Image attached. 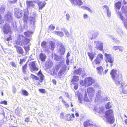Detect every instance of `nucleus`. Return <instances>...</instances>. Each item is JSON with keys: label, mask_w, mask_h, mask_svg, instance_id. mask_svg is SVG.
<instances>
[{"label": "nucleus", "mask_w": 127, "mask_h": 127, "mask_svg": "<svg viewBox=\"0 0 127 127\" xmlns=\"http://www.w3.org/2000/svg\"><path fill=\"white\" fill-rule=\"evenodd\" d=\"M46 4L45 2L44 1L39 2L38 3L39 9L41 10L43 7L45 6Z\"/></svg>", "instance_id": "393cba45"}, {"label": "nucleus", "mask_w": 127, "mask_h": 127, "mask_svg": "<svg viewBox=\"0 0 127 127\" xmlns=\"http://www.w3.org/2000/svg\"><path fill=\"white\" fill-rule=\"evenodd\" d=\"M119 48V46H114L113 47V49L114 50H116L117 49H118V48Z\"/></svg>", "instance_id": "13d9d810"}, {"label": "nucleus", "mask_w": 127, "mask_h": 127, "mask_svg": "<svg viewBox=\"0 0 127 127\" xmlns=\"http://www.w3.org/2000/svg\"><path fill=\"white\" fill-rule=\"evenodd\" d=\"M29 12L26 9L24 10V16L23 18V22L22 24H21L22 29H26L28 28L27 21L29 19L28 15Z\"/></svg>", "instance_id": "6e6552de"}, {"label": "nucleus", "mask_w": 127, "mask_h": 127, "mask_svg": "<svg viewBox=\"0 0 127 127\" xmlns=\"http://www.w3.org/2000/svg\"><path fill=\"white\" fill-rule=\"evenodd\" d=\"M34 2L32 1H29L27 0L26 1V4L27 6V10L28 11V9H29L31 10L30 9L32 8H33L34 6Z\"/></svg>", "instance_id": "f3484780"}, {"label": "nucleus", "mask_w": 127, "mask_h": 127, "mask_svg": "<svg viewBox=\"0 0 127 127\" xmlns=\"http://www.w3.org/2000/svg\"><path fill=\"white\" fill-rule=\"evenodd\" d=\"M72 3L75 5L79 6L82 4L83 2L82 0H69Z\"/></svg>", "instance_id": "6ab92c4d"}, {"label": "nucleus", "mask_w": 127, "mask_h": 127, "mask_svg": "<svg viewBox=\"0 0 127 127\" xmlns=\"http://www.w3.org/2000/svg\"><path fill=\"white\" fill-rule=\"evenodd\" d=\"M118 49L119 50V51H122L123 50V48L121 46H119V48Z\"/></svg>", "instance_id": "69168bd1"}, {"label": "nucleus", "mask_w": 127, "mask_h": 127, "mask_svg": "<svg viewBox=\"0 0 127 127\" xmlns=\"http://www.w3.org/2000/svg\"><path fill=\"white\" fill-rule=\"evenodd\" d=\"M12 14L10 12H8L4 15V18L5 20L10 21L12 19Z\"/></svg>", "instance_id": "dca6fc26"}, {"label": "nucleus", "mask_w": 127, "mask_h": 127, "mask_svg": "<svg viewBox=\"0 0 127 127\" xmlns=\"http://www.w3.org/2000/svg\"><path fill=\"white\" fill-rule=\"evenodd\" d=\"M103 9L105 8L107 11V15L108 17H110L111 16V12L109 10V7L106 5H104L103 6Z\"/></svg>", "instance_id": "a878e982"}, {"label": "nucleus", "mask_w": 127, "mask_h": 127, "mask_svg": "<svg viewBox=\"0 0 127 127\" xmlns=\"http://www.w3.org/2000/svg\"><path fill=\"white\" fill-rule=\"evenodd\" d=\"M84 127H87L89 126H90L91 127H96L97 126L95 123L90 122L88 120L84 122Z\"/></svg>", "instance_id": "ddd939ff"}, {"label": "nucleus", "mask_w": 127, "mask_h": 127, "mask_svg": "<svg viewBox=\"0 0 127 127\" xmlns=\"http://www.w3.org/2000/svg\"><path fill=\"white\" fill-rule=\"evenodd\" d=\"M30 69L32 72L38 70V68L36 66L35 62H32L30 63L29 64Z\"/></svg>", "instance_id": "1a4fd4ad"}, {"label": "nucleus", "mask_w": 127, "mask_h": 127, "mask_svg": "<svg viewBox=\"0 0 127 127\" xmlns=\"http://www.w3.org/2000/svg\"><path fill=\"white\" fill-rule=\"evenodd\" d=\"M59 49L58 52L61 55H64L65 52V49L62 43H60L59 45Z\"/></svg>", "instance_id": "a211bd4d"}, {"label": "nucleus", "mask_w": 127, "mask_h": 127, "mask_svg": "<svg viewBox=\"0 0 127 127\" xmlns=\"http://www.w3.org/2000/svg\"><path fill=\"white\" fill-rule=\"evenodd\" d=\"M127 86V83L125 82H123L121 84V87L123 89L125 88Z\"/></svg>", "instance_id": "a18cd8bd"}, {"label": "nucleus", "mask_w": 127, "mask_h": 127, "mask_svg": "<svg viewBox=\"0 0 127 127\" xmlns=\"http://www.w3.org/2000/svg\"><path fill=\"white\" fill-rule=\"evenodd\" d=\"M66 20H67L68 21L69 20V18L70 17V16L67 13L66 14Z\"/></svg>", "instance_id": "4d7b16f0"}, {"label": "nucleus", "mask_w": 127, "mask_h": 127, "mask_svg": "<svg viewBox=\"0 0 127 127\" xmlns=\"http://www.w3.org/2000/svg\"><path fill=\"white\" fill-rule=\"evenodd\" d=\"M121 10L123 13H127V5L124 6L121 8Z\"/></svg>", "instance_id": "e433bc0d"}, {"label": "nucleus", "mask_w": 127, "mask_h": 127, "mask_svg": "<svg viewBox=\"0 0 127 127\" xmlns=\"http://www.w3.org/2000/svg\"><path fill=\"white\" fill-rule=\"evenodd\" d=\"M87 90L89 97L90 98L89 99L88 98L86 92L85 94L84 100L86 101H90L91 100L92 98L93 97L94 95L95 91L94 88L92 87L88 88L87 89Z\"/></svg>", "instance_id": "39448f33"}, {"label": "nucleus", "mask_w": 127, "mask_h": 127, "mask_svg": "<svg viewBox=\"0 0 127 127\" xmlns=\"http://www.w3.org/2000/svg\"><path fill=\"white\" fill-rule=\"evenodd\" d=\"M5 9V7L4 5L1 6L0 7V13H3Z\"/></svg>", "instance_id": "4c0bfd02"}, {"label": "nucleus", "mask_w": 127, "mask_h": 127, "mask_svg": "<svg viewBox=\"0 0 127 127\" xmlns=\"http://www.w3.org/2000/svg\"><path fill=\"white\" fill-rule=\"evenodd\" d=\"M95 80L91 77H86L83 80H81L80 82L81 85L86 87H88L92 85L95 82Z\"/></svg>", "instance_id": "0eeeda50"}, {"label": "nucleus", "mask_w": 127, "mask_h": 127, "mask_svg": "<svg viewBox=\"0 0 127 127\" xmlns=\"http://www.w3.org/2000/svg\"><path fill=\"white\" fill-rule=\"evenodd\" d=\"M88 55L89 57L92 60L95 56L96 54L95 53H88Z\"/></svg>", "instance_id": "f704fd0d"}, {"label": "nucleus", "mask_w": 127, "mask_h": 127, "mask_svg": "<svg viewBox=\"0 0 127 127\" xmlns=\"http://www.w3.org/2000/svg\"><path fill=\"white\" fill-rule=\"evenodd\" d=\"M79 80L78 76L75 75L73 77V79L71 83V85H72L73 84H74L76 82H78Z\"/></svg>", "instance_id": "b1692460"}, {"label": "nucleus", "mask_w": 127, "mask_h": 127, "mask_svg": "<svg viewBox=\"0 0 127 127\" xmlns=\"http://www.w3.org/2000/svg\"><path fill=\"white\" fill-rule=\"evenodd\" d=\"M64 64V62H63L56 66L55 68L56 70H58L60 68H61L58 74L60 78L64 76L65 74L66 66L65 64Z\"/></svg>", "instance_id": "7ed1b4c3"}, {"label": "nucleus", "mask_w": 127, "mask_h": 127, "mask_svg": "<svg viewBox=\"0 0 127 127\" xmlns=\"http://www.w3.org/2000/svg\"><path fill=\"white\" fill-rule=\"evenodd\" d=\"M60 117L62 119H64V113H62L60 115Z\"/></svg>", "instance_id": "680f3d73"}, {"label": "nucleus", "mask_w": 127, "mask_h": 127, "mask_svg": "<svg viewBox=\"0 0 127 127\" xmlns=\"http://www.w3.org/2000/svg\"><path fill=\"white\" fill-rule=\"evenodd\" d=\"M52 58L53 59L56 61H59L61 59V57L55 54H53L52 55Z\"/></svg>", "instance_id": "c85d7f7f"}, {"label": "nucleus", "mask_w": 127, "mask_h": 127, "mask_svg": "<svg viewBox=\"0 0 127 127\" xmlns=\"http://www.w3.org/2000/svg\"><path fill=\"white\" fill-rule=\"evenodd\" d=\"M53 64V62L51 60L46 62L45 63L46 67L47 68H51Z\"/></svg>", "instance_id": "5701e85b"}, {"label": "nucleus", "mask_w": 127, "mask_h": 127, "mask_svg": "<svg viewBox=\"0 0 127 127\" xmlns=\"http://www.w3.org/2000/svg\"><path fill=\"white\" fill-rule=\"evenodd\" d=\"M46 58V56L44 54L41 53L39 55V59L41 61L44 62Z\"/></svg>", "instance_id": "cd10ccee"}, {"label": "nucleus", "mask_w": 127, "mask_h": 127, "mask_svg": "<svg viewBox=\"0 0 127 127\" xmlns=\"http://www.w3.org/2000/svg\"><path fill=\"white\" fill-rule=\"evenodd\" d=\"M14 47L16 48L17 53L23 55V51L22 48L18 46L17 45H15Z\"/></svg>", "instance_id": "4be33fe9"}, {"label": "nucleus", "mask_w": 127, "mask_h": 127, "mask_svg": "<svg viewBox=\"0 0 127 127\" xmlns=\"http://www.w3.org/2000/svg\"><path fill=\"white\" fill-rule=\"evenodd\" d=\"M111 104L110 102H108L105 105V107L106 109H108L111 107Z\"/></svg>", "instance_id": "c03bdc74"}, {"label": "nucleus", "mask_w": 127, "mask_h": 127, "mask_svg": "<svg viewBox=\"0 0 127 127\" xmlns=\"http://www.w3.org/2000/svg\"><path fill=\"white\" fill-rule=\"evenodd\" d=\"M104 117L106 118L107 122L111 124H113L114 121L113 111L112 110H108L105 113Z\"/></svg>", "instance_id": "20e7f679"}, {"label": "nucleus", "mask_w": 127, "mask_h": 127, "mask_svg": "<svg viewBox=\"0 0 127 127\" xmlns=\"http://www.w3.org/2000/svg\"><path fill=\"white\" fill-rule=\"evenodd\" d=\"M94 109L95 110V112L101 114H102L105 111L104 108L102 106L99 107L98 108L97 107H95Z\"/></svg>", "instance_id": "2eb2a0df"}, {"label": "nucleus", "mask_w": 127, "mask_h": 127, "mask_svg": "<svg viewBox=\"0 0 127 127\" xmlns=\"http://www.w3.org/2000/svg\"><path fill=\"white\" fill-rule=\"evenodd\" d=\"M69 59L68 58H67L66 61V63L67 65H68L69 64Z\"/></svg>", "instance_id": "774afa93"}, {"label": "nucleus", "mask_w": 127, "mask_h": 127, "mask_svg": "<svg viewBox=\"0 0 127 127\" xmlns=\"http://www.w3.org/2000/svg\"><path fill=\"white\" fill-rule=\"evenodd\" d=\"M74 85V89L76 90L77 89L78 87V83H74V84H73Z\"/></svg>", "instance_id": "09e8293b"}, {"label": "nucleus", "mask_w": 127, "mask_h": 127, "mask_svg": "<svg viewBox=\"0 0 127 127\" xmlns=\"http://www.w3.org/2000/svg\"><path fill=\"white\" fill-rule=\"evenodd\" d=\"M22 93L24 95L26 96H27L28 95V92L25 90H22Z\"/></svg>", "instance_id": "8fccbe9b"}, {"label": "nucleus", "mask_w": 127, "mask_h": 127, "mask_svg": "<svg viewBox=\"0 0 127 127\" xmlns=\"http://www.w3.org/2000/svg\"><path fill=\"white\" fill-rule=\"evenodd\" d=\"M101 62V61L96 58L94 60V62L93 63V64L94 66L95 67L96 65L99 64Z\"/></svg>", "instance_id": "7c9ffc66"}, {"label": "nucleus", "mask_w": 127, "mask_h": 127, "mask_svg": "<svg viewBox=\"0 0 127 127\" xmlns=\"http://www.w3.org/2000/svg\"><path fill=\"white\" fill-rule=\"evenodd\" d=\"M38 75V76L40 77V80L39 81L40 82H41L44 79V76L41 73L40 71L39 72Z\"/></svg>", "instance_id": "2f4dec72"}, {"label": "nucleus", "mask_w": 127, "mask_h": 127, "mask_svg": "<svg viewBox=\"0 0 127 127\" xmlns=\"http://www.w3.org/2000/svg\"><path fill=\"white\" fill-rule=\"evenodd\" d=\"M121 2L119 1L115 4V8L118 10H119L121 6Z\"/></svg>", "instance_id": "c9c22d12"}, {"label": "nucleus", "mask_w": 127, "mask_h": 127, "mask_svg": "<svg viewBox=\"0 0 127 127\" xmlns=\"http://www.w3.org/2000/svg\"><path fill=\"white\" fill-rule=\"evenodd\" d=\"M105 57H106V61L107 62H108L111 64L110 65H112V63H113L114 58L110 54L105 53Z\"/></svg>", "instance_id": "9b49d317"}, {"label": "nucleus", "mask_w": 127, "mask_h": 127, "mask_svg": "<svg viewBox=\"0 0 127 127\" xmlns=\"http://www.w3.org/2000/svg\"><path fill=\"white\" fill-rule=\"evenodd\" d=\"M2 30L4 33L7 35L5 42L8 46H10L12 40V32L10 27L8 24H6L3 26Z\"/></svg>", "instance_id": "f257e3e1"}, {"label": "nucleus", "mask_w": 127, "mask_h": 127, "mask_svg": "<svg viewBox=\"0 0 127 127\" xmlns=\"http://www.w3.org/2000/svg\"><path fill=\"white\" fill-rule=\"evenodd\" d=\"M50 45L51 47V49L53 50L54 47L55 43L53 42H51L50 43Z\"/></svg>", "instance_id": "3c124183"}, {"label": "nucleus", "mask_w": 127, "mask_h": 127, "mask_svg": "<svg viewBox=\"0 0 127 127\" xmlns=\"http://www.w3.org/2000/svg\"><path fill=\"white\" fill-rule=\"evenodd\" d=\"M25 49L26 52V53L24 55H27V54H28V52L29 50V47H25Z\"/></svg>", "instance_id": "5fc2aeb1"}, {"label": "nucleus", "mask_w": 127, "mask_h": 127, "mask_svg": "<svg viewBox=\"0 0 127 127\" xmlns=\"http://www.w3.org/2000/svg\"><path fill=\"white\" fill-rule=\"evenodd\" d=\"M98 33L97 32H90L88 33V35L90 39L92 40L98 36Z\"/></svg>", "instance_id": "9d476101"}, {"label": "nucleus", "mask_w": 127, "mask_h": 127, "mask_svg": "<svg viewBox=\"0 0 127 127\" xmlns=\"http://www.w3.org/2000/svg\"><path fill=\"white\" fill-rule=\"evenodd\" d=\"M118 14L120 16L121 19V20L124 23H125V19L123 16L122 15V14L120 12L118 13Z\"/></svg>", "instance_id": "37998d69"}, {"label": "nucleus", "mask_w": 127, "mask_h": 127, "mask_svg": "<svg viewBox=\"0 0 127 127\" xmlns=\"http://www.w3.org/2000/svg\"><path fill=\"white\" fill-rule=\"evenodd\" d=\"M78 100L79 102L81 103L82 102V99L81 97H80V96L79 95L78 97Z\"/></svg>", "instance_id": "338daca9"}, {"label": "nucleus", "mask_w": 127, "mask_h": 127, "mask_svg": "<svg viewBox=\"0 0 127 127\" xmlns=\"http://www.w3.org/2000/svg\"><path fill=\"white\" fill-rule=\"evenodd\" d=\"M10 64L13 66L14 67H16V65L13 62H11Z\"/></svg>", "instance_id": "052dcab7"}, {"label": "nucleus", "mask_w": 127, "mask_h": 127, "mask_svg": "<svg viewBox=\"0 0 127 127\" xmlns=\"http://www.w3.org/2000/svg\"><path fill=\"white\" fill-rule=\"evenodd\" d=\"M55 28V27L52 25H51L49 27V29L50 30H53Z\"/></svg>", "instance_id": "603ef678"}, {"label": "nucleus", "mask_w": 127, "mask_h": 127, "mask_svg": "<svg viewBox=\"0 0 127 127\" xmlns=\"http://www.w3.org/2000/svg\"><path fill=\"white\" fill-rule=\"evenodd\" d=\"M30 40L24 36L23 35H19L18 39L16 41V43L17 44L20 45H25L29 42Z\"/></svg>", "instance_id": "423d86ee"}, {"label": "nucleus", "mask_w": 127, "mask_h": 127, "mask_svg": "<svg viewBox=\"0 0 127 127\" xmlns=\"http://www.w3.org/2000/svg\"><path fill=\"white\" fill-rule=\"evenodd\" d=\"M2 17L0 15V24L4 22L2 20Z\"/></svg>", "instance_id": "bf43d9fd"}, {"label": "nucleus", "mask_w": 127, "mask_h": 127, "mask_svg": "<svg viewBox=\"0 0 127 127\" xmlns=\"http://www.w3.org/2000/svg\"><path fill=\"white\" fill-rule=\"evenodd\" d=\"M27 64H26L22 68L23 72H25L26 70L27 66Z\"/></svg>", "instance_id": "49530a36"}, {"label": "nucleus", "mask_w": 127, "mask_h": 127, "mask_svg": "<svg viewBox=\"0 0 127 127\" xmlns=\"http://www.w3.org/2000/svg\"><path fill=\"white\" fill-rule=\"evenodd\" d=\"M110 75L115 83L117 85L120 84L122 78V76L121 75H119V71L113 69L110 73Z\"/></svg>", "instance_id": "f03ea898"}, {"label": "nucleus", "mask_w": 127, "mask_h": 127, "mask_svg": "<svg viewBox=\"0 0 127 127\" xmlns=\"http://www.w3.org/2000/svg\"><path fill=\"white\" fill-rule=\"evenodd\" d=\"M62 30L64 31L67 37H69V34L67 30L65 28H63Z\"/></svg>", "instance_id": "a19ab883"}, {"label": "nucleus", "mask_w": 127, "mask_h": 127, "mask_svg": "<svg viewBox=\"0 0 127 127\" xmlns=\"http://www.w3.org/2000/svg\"><path fill=\"white\" fill-rule=\"evenodd\" d=\"M1 103L4 104L5 105H7V102L6 101H1Z\"/></svg>", "instance_id": "0e129e2a"}, {"label": "nucleus", "mask_w": 127, "mask_h": 127, "mask_svg": "<svg viewBox=\"0 0 127 127\" xmlns=\"http://www.w3.org/2000/svg\"><path fill=\"white\" fill-rule=\"evenodd\" d=\"M101 91L100 90H99L97 92V94H96V96L99 99H100V98L101 97Z\"/></svg>", "instance_id": "ea45409f"}, {"label": "nucleus", "mask_w": 127, "mask_h": 127, "mask_svg": "<svg viewBox=\"0 0 127 127\" xmlns=\"http://www.w3.org/2000/svg\"><path fill=\"white\" fill-rule=\"evenodd\" d=\"M96 58L101 61L103 59V55L101 54H99L97 55Z\"/></svg>", "instance_id": "58836bf2"}, {"label": "nucleus", "mask_w": 127, "mask_h": 127, "mask_svg": "<svg viewBox=\"0 0 127 127\" xmlns=\"http://www.w3.org/2000/svg\"><path fill=\"white\" fill-rule=\"evenodd\" d=\"M15 16L16 17L20 18L22 17L23 12L22 10L16 8H15Z\"/></svg>", "instance_id": "f8f14e48"}, {"label": "nucleus", "mask_w": 127, "mask_h": 127, "mask_svg": "<svg viewBox=\"0 0 127 127\" xmlns=\"http://www.w3.org/2000/svg\"><path fill=\"white\" fill-rule=\"evenodd\" d=\"M41 45L42 48L45 51L48 50L49 49L50 47V46H48L47 43L44 41H43L42 42L41 44Z\"/></svg>", "instance_id": "aec40b11"}, {"label": "nucleus", "mask_w": 127, "mask_h": 127, "mask_svg": "<svg viewBox=\"0 0 127 127\" xmlns=\"http://www.w3.org/2000/svg\"><path fill=\"white\" fill-rule=\"evenodd\" d=\"M83 8L85 9H86L90 12H92V11L91 9L88 7L86 6H84Z\"/></svg>", "instance_id": "864d4df0"}, {"label": "nucleus", "mask_w": 127, "mask_h": 127, "mask_svg": "<svg viewBox=\"0 0 127 127\" xmlns=\"http://www.w3.org/2000/svg\"><path fill=\"white\" fill-rule=\"evenodd\" d=\"M53 33L54 34L60 36V37H63L64 36V33L62 32L54 31L53 32Z\"/></svg>", "instance_id": "c756f323"}, {"label": "nucleus", "mask_w": 127, "mask_h": 127, "mask_svg": "<svg viewBox=\"0 0 127 127\" xmlns=\"http://www.w3.org/2000/svg\"><path fill=\"white\" fill-rule=\"evenodd\" d=\"M96 69L98 73L100 75H103V67L102 66H100L97 67L96 68Z\"/></svg>", "instance_id": "bb28decb"}, {"label": "nucleus", "mask_w": 127, "mask_h": 127, "mask_svg": "<svg viewBox=\"0 0 127 127\" xmlns=\"http://www.w3.org/2000/svg\"><path fill=\"white\" fill-rule=\"evenodd\" d=\"M29 20L30 24L32 26L34 27V24L35 23V18L32 17H29Z\"/></svg>", "instance_id": "412c9836"}, {"label": "nucleus", "mask_w": 127, "mask_h": 127, "mask_svg": "<svg viewBox=\"0 0 127 127\" xmlns=\"http://www.w3.org/2000/svg\"><path fill=\"white\" fill-rule=\"evenodd\" d=\"M66 120L69 121H73V119L72 117L70 115L67 114L66 115Z\"/></svg>", "instance_id": "72a5a7b5"}, {"label": "nucleus", "mask_w": 127, "mask_h": 127, "mask_svg": "<svg viewBox=\"0 0 127 127\" xmlns=\"http://www.w3.org/2000/svg\"><path fill=\"white\" fill-rule=\"evenodd\" d=\"M123 93L124 94H127V90H124L123 89Z\"/></svg>", "instance_id": "e2e57ef3"}, {"label": "nucleus", "mask_w": 127, "mask_h": 127, "mask_svg": "<svg viewBox=\"0 0 127 127\" xmlns=\"http://www.w3.org/2000/svg\"><path fill=\"white\" fill-rule=\"evenodd\" d=\"M25 35L27 37H29L32 34V32H31L28 31L26 32H24Z\"/></svg>", "instance_id": "79ce46f5"}, {"label": "nucleus", "mask_w": 127, "mask_h": 127, "mask_svg": "<svg viewBox=\"0 0 127 127\" xmlns=\"http://www.w3.org/2000/svg\"><path fill=\"white\" fill-rule=\"evenodd\" d=\"M82 70L80 68H78L77 69L75 70L74 72V73L75 74H80L81 73Z\"/></svg>", "instance_id": "473e14b6"}, {"label": "nucleus", "mask_w": 127, "mask_h": 127, "mask_svg": "<svg viewBox=\"0 0 127 127\" xmlns=\"http://www.w3.org/2000/svg\"><path fill=\"white\" fill-rule=\"evenodd\" d=\"M39 90L40 92L42 93H45L46 92L45 90L44 89H39Z\"/></svg>", "instance_id": "6e6d98bb"}, {"label": "nucleus", "mask_w": 127, "mask_h": 127, "mask_svg": "<svg viewBox=\"0 0 127 127\" xmlns=\"http://www.w3.org/2000/svg\"><path fill=\"white\" fill-rule=\"evenodd\" d=\"M94 43L98 49L100 50L103 49V43L102 42L99 41H95Z\"/></svg>", "instance_id": "4468645a"}, {"label": "nucleus", "mask_w": 127, "mask_h": 127, "mask_svg": "<svg viewBox=\"0 0 127 127\" xmlns=\"http://www.w3.org/2000/svg\"><path fill=\"white\" fill-rule=\"evenodd\" d=\"M31 77L33 79H34L35 80H37L38 79V77L36 76L33 74L31 75Z\"/></svg>", "instance_id": "de8ad7c7"}]
</instances>
